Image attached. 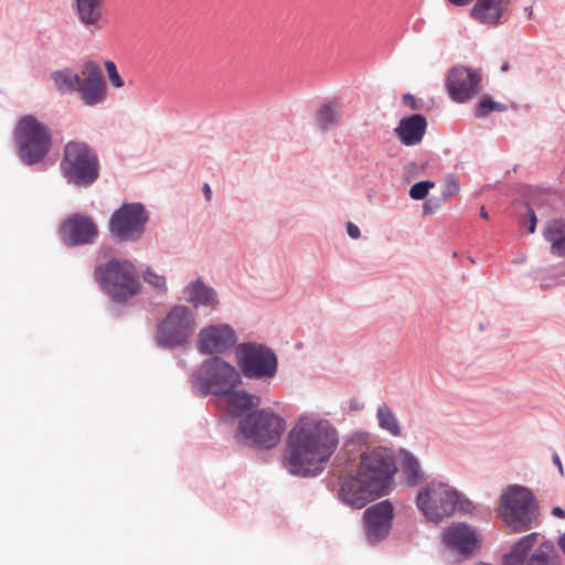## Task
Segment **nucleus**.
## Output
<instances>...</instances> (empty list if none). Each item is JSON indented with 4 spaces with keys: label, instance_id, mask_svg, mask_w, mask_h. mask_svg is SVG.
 <instances>
[{
    "label": "nucleus",
    "instance_id": "obj_14",
    "mask_svg": "<svg viewBox=\"0 0 565 565\" xmlns=\"http://www.w3.org/2000/svg\"><path fill=\"white\" fill-rule=\"evenodd\" d=\"M237 343V333L228 323L209 324L198 333L196 349L201 354L215 355L228 352Z\"/></svg>",
    "mask_w": 565,
    "mask_h": 565
},
{
    "label": "nucleus",
    "instance_id": "obj_31",
    "mask_svg": "<svg viewBox=\"0 0 565 565\" xmlns=\"http://www.w3.org/2000/svg\"><path fill=\"white\" fill-rule=\"evenodd\" d=\"M539 533L532 532L527 535L522 536L511 548V553L519 556L522 559H527L531 555V551L534 547Z\"/></svg>",
    "mask_w": 565,
    "mask_h": 565
},
{
    "label": "nucleus",
    "instance_id": "obj_39",
    "mask_svg": "<svg viewBox=\"0 0 565 565\" xmlns=\"http://www.w3.org/2000/svg\"><path fill=\"white\" fill-rule=\"evenodd\" d=\"M347 232H348V235L353 239H358L361 236V231H360L359 226H356L355 224H353L351 222H348V224H347Z\"/></svg>",
    "mask_w": 565,
    "mask_h": 565
},
{
    "label": "nucleus",
    "instance_id": "obj_3",
    "mask_svg": "<svg viewBox=\"0 0 565 565\" xmlns=\"http://www.w3.org/2000/svg\"><path fill=\"white\" fill-rule=\"evenodd\" d=\"M415 503L424 519L434 524L451 518L456 510L465 514L475 511V504L450 484L433 479L418 491Z\"/></svg>",
    "mask_w": 565,
    "mask_h": 565
},
{
    "label": "nucleus",
    "instance_id": "obj_6",
    "mask_svg": "<svg viewBox=\"0 0 565 565\" xmlns=\"http://www.w3.org/2000/svg\"><path fill=\"white\" fill-rule=\"evenodd\" d=\"M60 171L66 182L77 188H89L100 177L97 151L82 140H70L63 147Z\"/></svg>",
    "mask_w": 565,
    "mask_h": 565
},
{
    "label": "nucleus",
    "instance_id": "obj_44",
    "mask_svg": "<svg viewBox=\"0 0 565 565\" xmlns=\"http://www.w3.org/2000/svg\"><path fill=\"white\" fill-rule=\"evenodd\" d=\"M451 4L457 7H465L470 4L473 0H448Z\"/></svg>",
    "mask_w": 565,
    "mask_h": 565
},
{
    "label": "nucleus",
    "instance_id": "obj_43",
    "mask_svg": "<svg viewBox=\"0 0 565 565\" xmlns=\"http://www.w3.org/2000/svg\"><path fill=\"white\" fill-rule=\"evenodd\" d=\"M557 546L565 557V532L558 536Z\"/></svg>",
    "mask_w": 565,
    "mask_h": 565
},
{
    "label": "nucleus",
    "instance_id": "obj_9",
    "mask_svg": "<svg viewBox=\"0 0 565 565\" xmlns=\"http://www.w3.org/2000/svg\"><path fill=\"white\" fill-rule=\"evenodd\" d=\"M198 327L196 315L184 305H174L156 326V345L164 350H185Z\"/></svg>",
    "mask_w": 565,
    "mask_h": 565
},
{
    "label": "nucleus",
    "instance_id": "obj_37",
    "mask_svg": "<svg viewBox=\"0 0 565 565\" xmlns=\"http://www.w3.org/2000/svg\"><path fill=\"white\" fill-rule=\"evenodd\" d=\"M460 191V184L454 174H449L443 185L441 195L444 198L454 196Z\"/></svg>",
    "mask_w": 565,
    "mask_h": 565
},
{
    "label": "nucleus",
    "instance_id": "obj_4",
    "mask_svg": "<svg viewBox=\"0 0 565 565\" xmlns=\"http://www.w3.org/2000/svg\"><path fill=\"white\" fill-rule=\"evenodd\" d=\"M13 141L19 160L28 167L43 163L53 147L51 128L33 115L20 117L13 129Z\"/></svg>",
    "mask_w": 565,
    "mask_h": 565
},
{
    "label": "nucleus",
    "instance_id": "obj_27",
    "mask_svg": "<svg viewBox=\"0 0 565 565\" xmlns=\"http://www.w3.org/2000/svg\"><path fill=\"white\" fill-rule=\"evenodd\" d=\"M225 398L233 416H241L244 412L257 407L260 397L244 390L231 388L228 393L221 396Z\"/></svg>",
    "mask_w": 565,
    "mask_h": 565
},
{
    "label": "nucleus",
    "instance_id": "obj_48",
    "mask_svg": "<svg viewBox=\"0 0 565 565\" xmlns=\"http://www.w3.org/2000/svg\"><path fill=\"white\" fill-rule=\"evenodd\" d=\"M509 70V63H504L502 66H501V71L502 72H505Z\"/></svg>",
    "mask_w": 565,
    "mask_h": 565
},
{
    "label": "nucleus",
    "instance_id": "obj_16",
    "mask_svg": "<svg viewBox=\"0 0 565 565\" xmlns=\"http://www.w3.org/2000/svg\"><path fill=\"white\" fill-rule=\"evenodd\" d=\"M443 544L465 558L471 557L480 548V537L476 529L465 522L449 525L443 531Z\"/></svg>",
    "mask_w": 565,
    "mask_h": 565
},
{
    "label": "nucleus",
    "instance_id": "obj_34",
    "mask_svg": "<svg viewBox=\"0 0 565 565\" xmlns=\"http://www.w3.org/2000/svg\"><path fill=\"white\" fill-rule=\"evenodd\" d=\"M143 280L156 288L159 292L166 294L168 291L167 288V279L163 275L157 274L152 268L148 267L142 273Z\"/></svg>",
    "mask_w": 565,
    "mask_h": 565
},
{
    "label": "nucleus",
    "instance_id": "obj_2",
    "mask_svg": "<svg viewBox=\"0 0 565 565\" xmlns=\"http://www.w3.org/2000/svg\"><path fill=\"white\" fill-rule=\"evenodd\" d=\"M395 472L391 449L375 447L363 451L356 475L345 476L341 480L339 498L354 509H362L374 498L388 494L394 486Z\"/></svg>",
    "mask_w": 565,
    "mask_h": 565
},
{
    "label": "nucleus",
    "instance_id": "obj_12",
    "mask_svg": "<svg viewBox=\"0 0 565 565\" xmlns=\"http://www.w3.org/2000/svg\"><path fill=\"white\" fill-rule=\"evenodd\" d=\"M149 212L141 202H125L110 215L108 230L119 242L136 243L145 235Z\"/></svg>",
    "mask_w": 565,
    "mask_h": 565
},
{
    "label": "nucleus",
    "instance_id": "obj_33",
    "mask_svg": "<svg viewBox=\"0 0 565 565\" xmlns=\"http://www.w3.org/2000/svg\"><path fill=\"white\" fill-rule=\"evenodd\" d=\"M523 207L524 214L519 215V224L522 227H526L527 232L532 234L536 230L537 217L530 202H524Z\"/></svg>",
    "mask_w": 565,
    "mask_h": 565
},
{
    "label": "nucleus",
    "instance_id": "obj_18",
    "mask_svg": "<svg viewBox=\"0 0 565 565\" xmlns=\"http://www.w3.org/2000/svg\"><path fill=\"white\" fill-rule=\"evenodd\" d=\"M83 74L85 76L78 87L83 103L90 107L103 104L107 98V85L102 67L95 61H86L83 64Z\"/></svg>",
    "mask_w": 565,
    "mask_h": 565
},
{
    "label": "nucleus",
    "instance_id": "obj_15",
    "mask_svg": "<svg viewBox=\"0 0 565 565\" xmlns=\"http://www.w3.org/2000/svg\"><path fill=\"white\" fill-rule=\"evenodd\" d=\"M481 74L467 66H454L447 76L446 87L454 102L466 103L480 90Z\"/></svg>",
    "mask_w": 565,
    "mask_h": 565
},
{
    "label": "nucleus",
    "instance_id": "obj_5",
    "mask_svg": "<svg viewBox=\"0 0 565 565\" xmlns=\"http://www.w3.org/2000/svg\"><path fill=\"white\" fill-rule=\"evenodd\" d=\"M94 278L109 299L122 303L141 291L139 273L128 259L111 258L97 265Z\"/></svg>",
    "mask_w": 565,
    "mask_h": 565
},
{
    "label": "nucleus",
    "instance_id": "obj_10",
    "mask_svg": "<svg viewBox=\"0 0 565 565\" xmlns=\"http://www.w3.org/2000/svg\"><path fill=\"white\" fill-rule=\"evenodd\" d=\"M285 428L282 417L269 409H257L239 420L236 438L247 446L270 449L280 441Z\"/></svg>",
    "mask_w": 565,
    "mask_h": 565
},
{
    "label": "nucleus",
    "instance_id": "obj_25",
    "mask_svg": "<svg viewBox=\"0 0 565 565\" xmlns=\"http://www.w3.org/2000/svg\"><path fill=\"white\" fill-rule=\"evenodd\" d=\"M341 122V105L338 99H328L315 114V125L317 129L324 134Z\"/></svg>",
    "mask_w": 565,
    "mask_h": 565
},
{
    "label": "nucleus",
    "instance_id": "obj_38",
    "mask_svg": "<svg viewBox=\"0 0 565 565\" xmlns=\"http://www.w3.org/2000/svg\"><path fill=\"white\" fill-rule=\"evenodd\" d=\"M438 207L439 204L437 202H433V200H427L423 205V212L425 215H430L434 214Z\"/></svg>",
    "mask_w": 565,
    "mask_h": 565
},
{
    "label": "nucleus",
    "instance_id": "obj_24",
    "mask_svg": "<svg viewBox=\"0 0 565 565\" xmlns=\"http://www.w3.org/2000/svg\"><path fill=\"white\" fill-rule=\"evenodd\" d=\"M399 469L404 481L409 487H417L425 481V472L419 460L407 449L398 451Z\"/></svg>",
    "mask_w": 565,
    "mask_h": 565
},
{
    "label": "nucleus",
    "instance_id": "obj_45",
    "mask_svg": "<svg viewBox=\"0 0 565 565\" xmlns=\"http://www.w3.org/2000/svg\"><path fill=\"white\" fill-rule=\"evenodd\" d=\"M203 192H204L205 199L207 201H210L211 200V195H212V191H211V188H210V185L207 183H204Z\"/></svg>",
    "mask_w": 565,
    "mask_h": 565
},
{
    "label": "nucleus",
    "instance_id": "obj_1",
    "mask_svg": "<svg viewBox=\"0 0 565 565\" xmlns=\"http://www.w3.org/2000/svg\"><path fill=\"white\" fill-rule=\"evenodd\" d=\"M339 431L330 420L301 416L286 440L284 466L296 477H318L339 447Z\"/></svg>",
    "mask_w": 565,
    "mask_h": 565
},
{
    "label": "nucleus",
    "instance_id": "obj_47",
    "mask_svg": "<svg viewBox=\"0 0 565 565\" xmlns=\"http://www.w3.org/2000/svg\"><path fill=\"white\" fill-rule=\"evenodd\" d=\"M525 11L527 12L529 18H532V15H533V9H532V7H527V8H525Z\"/></svg>",
    "mask_w": 565,
    "mask_h": 565
},
{
    "label": "nucleus",
    "instance_id": "obj_17",
    "mask_svg": "<svg viewBox=\"0 0 565 565\" xmlns=\"http://www.w3.org/2000/svg\"><path fill=\"white\" fill-rule=\"evenodd\" d=\"M393 518L394 508L388 500L369 507L363 513L366 540L371 544L384 540L392 529Z\"/></svg>",
    "mask_w": 565,
    "mask_h": 565
},
{
    "label": "nucleus",
    "instance_id": "obj_11",
    "mask_svg": "<svg viewBox=\"0 0 565 565\" xmlns=\"http://www.w3.org/2000/svg\"><path fill=\"white\" fill-rule=\"evenodd\" d=\"M236 362L241 376L270 382L278 372V356L268 345L259 342H242L236 345Z\"/></svg>",
    "mask_w": 565,
    "mask_h": 565
},
{
    "label": "nucleus",
    "instance_id": "obj_21",
    "mask_svg": "<svg viewBox=\"0 0 565 565\" xmlns=\"http://www.w3.org/2000/svg\"><path fill=\"white\" fill-rule=\"evenodd\" d=\"M183 295L184 300L194 309L209 307L216 310L220 303L215 289L206 285L201 278L189 282L183 288Z\"/></svg>",
    "mask_w": 565,
    "mask_h": 565
},
{
    "label": "nucleus",
    "instance_id": "obj_36",
    "mask_svg": "<svg viewBox=\"0 0 565 565\" xmlns=\"http://www.w3.org/2000/svg\"><path fill=\"white\" fill-rule=\"evenodd\" d=\"M104 65L110 85L115 88H121L125 85V82L117 70L115 62L107 60L105 61Z\"/></svg>",
    "mask_w": 565,
    "mask_h": 565
},
{
    "label": "nucleus",
    "instance_id": "obj_29",
    "mask_svg": "<svg viewBox=\"0 0 565 565\" xmlns=\"http://www.w3.org/2000/svg\"><path fill=\"white\" fill-rule=\"evenodd\" d=\"M51 78L61 94L78 92L82 79L77 73L68 67L53 72Z\"/></svg>",
    "mask_w": 565,
    "mask_h": 565
},
{
    "label": "nucleus",
    "instance_id": "obj_22",
    "mask_svg": "<svg viewBox=\"0 0 565 565\" xmlns=\"http://www.w3.org/2000/svg\"><path fill=\"white\" fill-rule=\"evenodd\" d=\"M427 120L420 114H414L399 120L395 134L405 146L418 145L426 132Z\"/></svg>",
    "mask_w": 565,
    "mask_h": 565
},
{
    "label": "nucleus",
    "instance_id": "obj_30",
    "mask_svg": "<svg viewBox=\"0 0 565 565\" xmlns=\"http://www.w3.org/2000/svg\"><path fill=\"white\" fill-rule=\"evenodd\" d=\"M507 110L508 106L505 104L495 102L491 96L484 95L476 105L473 114L477 118H484L492 111L503 113Z\"/></svg>",
    "mask_w": 565,
    "mask_h": 565
},
{
    "label": "nucleus",
    "instance_id": "obj_46",
    "mask_svg": "<svg viewBox=\"0 0 565 565\" xmlns=\"http://www.w3.org/2000/svg\"><path fill=\"white\" fill-rule=\"evenodd\" d=\"M480 216L484 220H488L489 218V214L488 212L486 211V209L482 206L481 210H480Z\"/></svg>",
    "mask_w": 565,
    "mask_h": 565
},
{
    "label": "nucleus",
    "instance_id": "obj_28",
    "mask_svg": "<svg viewBox=\"0 0 565 565\" xmlns=\"http://www.w3.org/2000/svg\"><path fill=\"white\" fill-rule=\"evenodd\" d=\"M379 428L393 437H401L403 429L401 423L387 403H381L375 414Z\"/></svg>",
    "mask_w": 565,
    "mask_h": 565
},
{
    "label": "nucleus",
    "instance_id": "obj_49",
    "mask_svg": "<svg viewBox=\"0 0 565 565\" xmlns=\"http://www.w3.org/2000/svg\"><path fill=\"white\" fill-rule=\"evenodd\" d=\"M352 408L354 409H361L362 407H359L358 404H354V406L352 405Z\"/></svg>",
    "mask_w": 565,
    "mask_h": 565
},
{
    "label": "nucleus",
    "instance_id": "obj_19",
    "mask_svg": "<svg viewBox=\"0 0 565 565\" xmlns=\"http://www.w3.org/2000/svg\"><path fill=\"white\" fill-rule=\"evenodd\" d=\"M512 0H476L470 17L480 24L498 26L507 21Z\"/></svg>",
    "mask_w": 565,
    "mask_h": 565
},
{
    "label": "nucleus",
    "instance_id": "obj_8",
    "mask_svg": "<svg viewBox=\"0 0 565 565\" xmlns=\"http://www.w3.org/2000/svg\"><path fill=\"white\" fill-rule=\"evenodd\" d=\"M499 513L514 533L526 532L537 525L539 504L526 487L513 484L500 497Z\"/></svg>",
    "mask_w": 565,
    "mask_h": 565
},
{
    "label": "nucleus",
    "instance_id": "obj_32",
    "mask_svg": "<svg viewBox=\"0 0 565 565\" xmlns=\"http://www.w3.org/2000/svg\"><path fill=\"white\" fill-rule=\"evenodd\" d=\"M370 441V434L363 430L353 431L344 440L343 447L348 452H355Z\"/></svg>",
    "mask_w": 565,
    "mask_h": 565
},
{
    "label": "nucleus",
    "instance_id": "obj_7",
    "mask_svg": "<svg viewBox=\"0 0 565 565\" xmlns=\"http://www.w3.org/2000/svg\"><path fill=\"white\" fill-rule=\"evenodd\" d=\"M191 384L199 396L221 397L242 384L239 371L220 356H210L201 362L191 375Z\"/></svg>",
    "mask_w": 565,
    "mask_h": 565
},
{
    "label": "nucleus",
    "instance_id": "obj_13",
    "mask_svg": "<svg viewBox=\"0 0 565 565\" xmlns=\"http://www.w3.org/2000/svg\"><path fill=\"white\" fill-rule=\"evenodd\" d=\"M98 235L94 220L83 213L71 214L60 225L61 239L68 247L94 244Z\"/></svg>",
    "mask_w": 565,
    "mask_h": 565
},
{
    "label": "nucleus",
    "instance_id": "obj_40",
    "mask_svg": "<svg viewBox=\"0 0 565 565\" xmlns=\"http://www.w3.org/2000/svg\"><path fill=\"white\" fill-rule=\"evenodd\" d=\"M403 102L414 110L419 109L417 99L409 93L403 96Z\"/></svg>",
    "mask_w": 565,
    "mask_h": 565
},
{
    "label": "nucleus",
    "instance_id": "obj_20",
    "mask_svg": "<svg viewBox=\"0 0 565 565\" xmlns=\"http://www.w3.org/2000/svg\"><path fill=\"white\" fill-rule=\"evenodd\" d=\"M502 565H563L558 555L555 554V546L551 541L542 542L527 557L522 559L519 556L507 553L503 556Z\"/></svg>",
    "mask_w": 565,
    "mask_h": 565
},
{
    "label": "nucleus",
    "instance_id": "obj_26",
    "mask_svg": "<svg viewBox=\"0 0 565 565\" xmlns=\"http://www.w3.org/2000/svg\"><path fill=\"white\" fill-rule=\"evenodd\" d=\"M542 233L544 239L551 244V253L557 257H565V220L547 221Z\"/></svg>",
    "mask_w": 565,
    "mask_h": 565
},
{
    "label": "nucleus",
    "instance_id": "obj_50",
    "mask_svg": "<svg viewBox=\"0 0 565 565\" xmlns=\"http://www.w3.org/2000/svg\"><path fill=\"white\" fill-rule=\"evenodd\" d=\"M352 408L354 409H361L362 407H359L358 404H354V406L352 405Z\"/></svg>",
    "mask_w": 565,
    "mask_h": 565
},
{
    "label": "nucleus",
    "instance_id": "obj_23",
    "mask_svg": "<svg viewBox=\"0 0 565 565\" xmlns=\"http://www.w3.org/2000/svg\"><path fill=\"white\" fill-rule=\"evenodd\" d=\"M78 21L90 32L102 29L103 0H74Z\"/></svg>",
    "mask_w": 565,
    "mask_h": 565
},
{
    "label": "nucleus",
    "instance_id": "obj_35",
    "mask_svg": "<svg viewBox=\"0 0 565 565\" xmlns=\"http://www.w3.org/2000/svg\"><path fill=\"white\" fill-rule=\"evenodd\" d=\"M435 183L429 180L416 182L409 189V196L413 200H424L427 196L429 190L433 189Z\"/></svg>",
    "mask_w": 565,
    "mask_h": 565
},
{
    "label": "nucleus",
    "instance_id": "obj_42",
    "mask_svg": "<svg viewBox=\"0 0 565 565\" xmlns=\"http://www.w3.org/2000/svg\"><path fill=\"white\" fill-rule=\"evenodd\" d=\"M552 514L559 519H565V510L561 507H555L552 509Z\"/></svg>",
    "mask_w": 565,
    "mask_h": 565
},
{
    "label": "nucleus",
    "instance_id": "obj_41",
    "mask_svg": "<svg viewBox=\"0 0 565 565\" xmlns=\"http://www.w3.org/2000/svg\"><path fill=\"white\" fill-rule=\"evenodd\" d=\"M552 461L557 467L559 475L564 476V468H563L561 458L557 454L553 455Z\"/></svg>",
    "mask_w": 565,
    "mask_h": 565
}]
</instances>
